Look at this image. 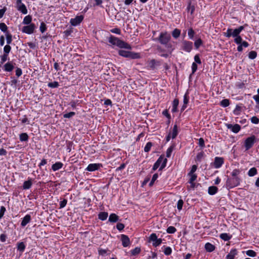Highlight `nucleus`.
Instances as JSON below:
<instances>
[{
	"label": "nucleus",
	"mask_w": 259,
	"mask_h": 259,
	"mask_svg": "<svg viewBox=\"0 0 259 259\" xmlns=\"http://www.w3.org/2000/svg\"><path fill=\"white\" fill-rule=\"evenodd\" d=\"M109 42L113 45H115L120 48H124L126 49H131V46L128 44L120 40L117 37L111 36L109 39Z\"/></svg>",
	"instance_id": "1"
},
{
	"label": "nucleus",
	"mask_w": 259,
	"mask_h": 259,
	"mask_svg": "<svg viewBox=\"0 0 259 259\" xmlns=\"http://www.w3.org/2000/svg\"><path fill=\"white\" fill-rule=\"evenodd\" d=\"M244 29V27L243 26H240L238 28L235 29H232V28H228L227 31L224 32V35L228 38L231 36L235 37L239 35V34Z\"/></svg>",
	"instance_id": "2"
},
{
	"label": "nucleus",
	"mask_w": 259,
	"mask_h": 259,
	"mask_svg": "<svg viewBox=\"0 0 259 259\" xmlns=\"http://www.w3.org/2000/svg\"><path fill=\"white\" fill-rule=\"evenodd\" d=\"M118 54L122 57L129 58L133 59H138L140 58V55L139 53L124 51L122 50H119L118 51Z\"/></svg>",
	"instance_id": "3"
},
{
	"label": "nucleus",
	"mask_w": 259,
	"mask_h": 259,
	"mask_svg": "<svg viewBox=\"0 0 259 259\" xmlns=\"http://www.w3.org/2000/svg\"><path fill=\"white\" fill-rule=\"evenodd\" d=\"M171 38V36L169 33L167 32L160 33L159 37L157 38L159 42L163 45H166L169 42Z\"/></svg>",
	"instance_id": "4"
},
{
	"label": "nucleus",
	"mask_w": 259,
	"mask_h": 259,
	"mask_svg": "<svg viewBox=\"0 0 259 259\" xmlns=\"http://www.w3.org/2000/svg\"><path fill=\"white\" fill-rule=\"evenodd\" d=\"M193 49V42L188 40H183L182 41L181 49L186 52L190 53Z\"/></svg>",
	"instance_id": "5"
},
{
	"label": "nucleus",
	"mask_w": 259,
	"mask_h": 259,
	"mask_svg": "<svg viewBox=\"0 0 259 259\" xmlns=\"http://www.w3.org/2000/svg\"><path fill=\"white\" fill-rule=\"evenodd\" d=\"M240 180L238 177H233L228 179L227 180V186L230 188H232L238 186L240 184Z\"/></svg>",
	"instance_id": "6"
},
{
	"label": "nucleus",
	"mask_w": 259,
	"mask_h": 259,
	"mask_svg": "<svg viewBox=\"0 0 259 259\" xmlns=\"http://www.w3.org/2000/svg\"><path fill=\"white\" fill-rule=\"evenodd\" d=\"M255 142V137L254 136H250L247 138L244 142V146L245 150H248L253 145Z\"/></svg>",
	"instance_id": "7"
},
{
	"label": "nucleus",
	"mask_w": 259,
	"mask_h": 259,
	"mask_svg": "<svg viewBox=\"0 0 259 259\" xmlns=\"http://www.w3.org/2000/svg\"><path fill=\"white\" fill-rule=\"evenodd\" d=\"M149 241L152 242V245L155 247L159 246L162 243V239L157 238V236L155 233H152L150 235Z\"/></svg>",
	"instance_id": "8"
},
{
	"label": "nucleus",
	"mask_w": 259,
	"mask_h": 259,
	"mask_svg": "<svg viewBox=\"0 0 259 259\" xmlns=\"http://www.w3.org/2000/svg\"><path fill=\"white\" fill-rule=\"evenodd\" d=\"M188 176L189 177V180L188 183L190 184V186L188 187L189 189H194L196 187V183L195 181L196 180L197 178V176L196 174H188Z\"/></svg>",
	"instance_id": "9"
},
{
	"label": "nucleus",
	"mask_w": 259,
	"mask_h": 259,
	"mask_svg": "<svg viewBox=\"0 0 259 259\" xmlns=\"http://www.w3.org/2000/svg\"><path fill=\"white\" fill-rule=\"evenodd\" d=\"M16 7L17 10L23 14H26L28 12L25 5L22 3V0H17Z\"/></svg>",
	"instance_id": "10"
},
{
	"label": "nucleus",
	"mask_w": 259,
	"mask_h": 259,
	"mask_svg": "<svg viewBox=\"0 0 259 259\" xmlns=\"http://www.w3.org/2000/svg\"><path fill=\"white\" fill-rule=\"evenodd\" d=\"M35 28V26L34 24H30L29 25H27L23 27L22 29V31L23 33H25L26 34H30L34 32V30Z\"/></svg>",
	"instance_id": "11"
},
{
	"label": "nucleus",
	"mask_w": 259,
	"mask_h": 259,
	"mask_svg": "<svg viewBox=\"0 0 259 259\" xmlns=\"http://www.w3.org/2000/svg\"><path fill=\"white\" fill-rule=\"evenodd\" d=\"M83 19V16L82 15L77 16L74 18L71 19L70 23L72 26H77L82 22Z\"/></svg>",
	"instance_id": "12"
},
{
	"label": "nucleus",
	"mask_w": 259,
	"mask_h": 259,
	"mask_svg": "<svg viewBox=\"0 0 259 259\" xmlns=\"http://www.w3.org/2000/svg\"><path fill=\"white\" fill-rule=\"evenodd\" d=\"M102 166V164L100 163H91L89 164L85 170L89 171H93L99 169Z\"/></svg>",
	"instance_id": "13"
},
{
	"label": "nucleus",
	"mask_w": 259,
	"mask_h": 259,
	"mask_svg": "<svg viewBox=\"0 0 259 259\" xmlns=\"http://www.w3.org/2000/svg\"><path fill=\"white\" fill-rule=\"evenodd\" d=\"M224 158L220 157H215L213 162V166L215 168H219L223 164Z\"/></svg>",
	"instance_id": "14"
},
{
	"label": "nucleus",
	"mask_w": 259,
	"mask_h": 259,
	"mask_svg": "<svg viewBox=\"0 0 259 259\" xmlns=\"http://www.w3.org/2000/svg\"><path fill=\"white\" fill-rule=\"evenodd\" d=\"M226 126L228 129L231 130L232 132L234 133H238L241 129L240 126L238 124H235L234 125L226 124Z\"/></svg>",
	"instance_id": "15"
},
{
	"label": "nucleus",
	"mask_w": 259,
	"mask_h": 259,
	"mask_svg": "<svg viewBox=\"0 0 259 259\" xmlns=\"http://www.w3.org/2000/svg\"><path fill=\"white\" fill-rule=\"evenodd\" d=\"M121 241L123 246L124 247L128 246L130 244V238L125 235L122 234L121 235Z\"/></svg>",
	"instance_id": "16"
},
{
	"label": "nucleus",
	"mask_w": 259,
	"mask_h": 259,
	"mask_svg": "<svg viewBox=\"0 0 259 259\" xmlns=\"http://www.w3.org/2000/svg\"><path fill=\"white\" fill-rule=\"evenodd\" d=\"M31 216L29 214H26L22 220L21 223V225L22 227H25L27 224H28L31 221Z\"/></svg>",
	"instance_id": "17"
},
{
	"label": "nucleus",
	"mask_w": 259,
	"mask_h": 259,
	"mask_svg": "<svg viewBox=\"0 0 259 259\" xmlns=\"http://www.w3.org/2000/svg\"><path fill=\"white\" fill-rule=\"evenodd\" d=\"M160 160V161L159 162V164L160 165L161 164V165L160 167L159 170H161L164 167H165L167 160L166 158H164L162 156H160L157 159V160Z\"/></svg>",
	"instance_id": "18"
},
{
	"label": "nucleus",
	"mask_w": 259,
	"mask_h": 259,
	"mask_svg": "<svg viewBox=\"0 0 259 259\" xmlns=\"http://www.w3.org/2000/svg\"><path fill=\"white\" fill-rule=\"evenodd\" d=\"M14 68V67L11 62H7L4 66V70L7 72L12 71Z\"/></svg>",
	"instance_id": "19"
},
{
	"label": "nucleus",
	"mask_w": 259,
	"mask_h": 259,
	"mask_svg": "<svg viewBox=\"0 0 259 259\" xmlns=\"http://www.w3.org/2000/svg\"><path fill=\"white\" fill-rule=\"evenodd\" d=\"M237 254V251L236 249H232L230 252L227 255V259H234L235 256Z\"/></svg>",
	"instance_id": "20"
},
{
	"label": "nucleus",
	"mask_w": 259,
	"mask_h": 259,
	"mask_svg": "<svg viewBox=\"0 0 259 259\" xmlns=\"http://www.w3.org/2000/svg\"><path fill=\"white\" fill-rule=\"evenodd\" d=\"M32 185V182L31 179H28L27 181L24 182L23 185V189L24 190H27L31 188Z\"/></svg>",
	"instance_id": "21"
},
{
	"label": "nucleus",
	"mask_w": 259,
	"mask_h": 259,
	"mask_svg": "<svg viewBox=\"0 0 259 259\" xmlns=\"http://www.w3.org/2000/svg\"><path fill=\"white\" fill-rule=\"evenodd\" d=\"M63 164L61 162H57L52 166V169L53 171H55L61 169Z\"/></svg>",
	"instance_id": "22"
},
{
	"label": "nucleus",
	"mask_w": 259,
	"mask_h": 259,
	"mask_svg": "<svg viewBox=\"0 0 259 259\" xmlns=\"http://www.w3.org/2000/svg\"><path fill=\"white\" fill-rule=\"evenodd\" d=\"M168 134L170 135L172 139H175L178 134V126L177 125L174 126L173 129Z\"/></svg>",
	"instance_id": "23"
},
{
	"label": "nucleus",
	"mask_w": 259,
	"mask_h": 259,
	"mask_svg": "<svg viewBox=\"0 0 259 259\" xmlns=\"http://www.w3.org/2000/svg\"><path fill=\"white\" fill-rule=\"evenodd\" d=\"M205 249L208 252H212L215 249V246L212 244L207 242L205 245Z\"/></svg>",
	"instance_id": "24"
},
{
	"label": "nucleus",
	"mask_w": 259,
	"mask_h": 259,
	"mask_svg": "<svg viewBox=\"0 0 259 259\" xmlns=\"http://www.w3.org/2000/svg\"><path fill=\"white\" fill-rule=\"evenodd\" d=\"M220 237L224 241H229L232 238L231 235L226 233L221 234Z\"/></svg>",
	"instance_id": "25"
},
{
	"label": "nucleus",
	"mask_w": 259,
	"mask_h": 259,
	"mask_svg": "<svg viewBox=\"0 0 259 259\" xmlns=\"http://www.w3.org/2000/svg\"><path fill=\"white\" fill-rule=\"evenodd\" d=\"M32 21V17L30 15H27L25 16L23 20L22 23L26 25H29L31 23Z\"/></svg>",
	"instance_id": "26"
},
{
	"label": "nucleus",
	"mask_w": 259,
	"mask_h": 259,
	"mask_svg": "<svg viewBox=\"0 0 259 259\" xmlns=\"http://www.w3.org/2000/svg\"><path fill=\"white\" fill-rule=\"evenodd\" d=\"M118 217L115 213H111L109 217V221L112 223L116 222L118 220Z\"/></svg>",
	"instance_id": "27"
},
{
	"label": "nucleus",
	"mask_w": 259,
	"mask_h": 259,
	"mask_svg": "<svg viewBox=\"0 0 259 259\" xmlns=\"http://www.w3.org/2000/svg\"><path fill=\"white\" fill-rule=\"evenodd\" d=\"M108 215L107 212H101L99 213L98 218L102 221H105L107 219Z\"/></svg>",
	"instance_id": "28"
},
{
	"label": "nucleus",
	"mask_w": 259,
	"mask_h": 259,
	"mask_svg": "<svg viewBox=\"0 0 259 259\" xmlns=\"http://www.w3.org/2000/svg\"><path fill=\"white\" fill-rule=\"evenodd\" d=\"M218 191V188L215 186H210L208 188V193L210 195H214Z\"/></svg>",
	"instance_id": "29"
},
{
	"label": "nucleus",
	"mask_w": 259,
	"mask_h": 259,
	"mask_svg": "<svg viewBox=\"0 0 259 259\" xmlns=\"http://www.w3.org/2000/svg\"><path fill=\"white\" fill-rule=\"evenodd\" d=\"M20 141L21 142H27L28 140V136L25 133H22L19 136Z\"/></svg>",
	"instance_id": "30"
},
{
	"label": "nucleus",
	"mask_w": 259,
	"mask_h": 259,
	"mask_svg": "<svg viewBox=\"0 0 259 259\" xmlns=\"http://www.w3.org/2000/svg\"><path fill=\"white\" fill-rule=\"evenodd\" d=\"M179 105V100L177 99H175L172 102V107L171 109V111L172 112H176L177 111V107Z\"/></svg>",
	"instance_id": "31"
},
{
	"label": "nucleus",
	"mask_w": 259,
	"mask_h": 259,
	"mask_svg": "<svg viewBox=\"0 0 259 259\" xmlns=\"http://www.w3.org/2000/svg\"><path fill=\"white\" fill-rule=\"evenodd\" d=\"M180 34L181 30L177 28L175 29L172 32V35L175 38L179 37L180 35Z\"/></svg>",
	"instance_id": "32"
},
{
	"label": "nucleus",
	"mask_w": 259,
	"mask_h": 259,
	"mask_svg": "<svg viewBox=\"0 0 259 259\" xmlns=\"http://www.w3.org/2000/svg\"><path fill=\"white\" fill-rule=\"evenodd\" d=\"M25 248V245L22 242H19L17 244V249L18 250L23 252Z\"/></svg>",
	"instance_id": "33"
},
{
	"label": "nucleus",
	"mask_w": 259,
	"mask_h": 259,
	"mask_svg": "<svg viewBox=\"0 0 259 259\" xmlns=\"http://www.w3.org/2000/svg\"><path fill=\"white\" fill-rule=\"evenodd\" d=\"M257 173V170L255 167L251 168L248 171V175L249 177H253L255 176Z\"/></svg>",
	"instance_id": "34"
},
{
	"label": "nucleus",
	"mask_w": 259,
	"mask_h": 259,
	"mask_svg": "<svg viewBox=\"0 0 259 259\" xmlns=\"http://www.w3.org/2000/svg\"><path fill=\"white\" fill-rule=\"evenodd\" d=\"M202 40L201 38H198L196 39L194 42V46L196 49H198L202 45Z\"/></svg>",
	"instance_id": "35"
},
{
	"label": "nucleus",
	"mask_w": 259,
	"mask_h": 259,
	"mask_svg": "<svg viewBox=\"0 0 259 259\" xmlns=\"http://www.w3.org/2000/svg\"><path fill=\"white\" fill-rule=\"evenodd\" d=\"M195 34V32L192 28H190L188 30V35L189 39H193Z\"/></svg>",
	"instance_id": "36"
},
{
	"label": "nucleus",
	"mask_w": 259,
	"mask_h": 259,
	"mask_svg": "<svg viewBox=\"0 0 259 259\" xmlns=\"http://www.w3.org/2000/svg\"><path fill=\"white\" fill-rule=\"evenodd\" d=\"M174 146H171L167 149L166 152V155L167 157H169L171 156V153L174 150Z\"/></svg>",
	"instance_id": "37"
},
{
	"label": "nucleus",
	"mask_w": 259,
	"mask_h": 259,
	"mask_svg": "<svg viewBox=\"0 0 259 259\" xmlns=\"http://www.w3.org/2000/svg\"><path fill=\"white\" fill-rule=\"evenodd\" d=\"M141 251V249L139 247H136L134 249L131 250V253L133 255H136L138 254Z\"/></svg>",
	"instance_id": "38"
},
{
	"label": "nucleus",
	"mask_w": 259,
	"mask_h": 259,
	"mask_svg": "<svg viewBox=\"0 0 259 259\" xmlns=\"http://www.w3.org/2000/svg\"><path fill=\"white\" fill-rule=\"evenodd\" d=\"M230 104L229 100L228 99H223L220 103V105L224 107L228 106Z\"/></svg>",
	"instance_id": "39"
},
{
	"label": "nucleus",
	"mask_w": 259,
	"mask_h": 259,
	"mask_svg": "<svg viewBox=\"0 0 259 259\" xmlns=\"http://www.w3.org/2000/svg\"><path fill=\"white\" fill-rule=\"evenodd\" d=\"M7 43L8 45L10 44L12 41V36L11 34L7 32L6 34Z\"/></svg>",
	"instance_id": "40"
},
{
	"label": "nucleus",
	"mask_w": 259,
	"mask_h": 259,
	"mask_svg": "<svg viewBox=\"0 0 259 259\" xmlns=\"http://www.w3.org/2000/svg\"><path fill=\"white\" fill-rule=\"evenodd\" d=\"M48 87L51 88H56L59 85V83L57 81H53L49 82L48 84Z\"/></svg>",
	"instance_id": "41"
},
{
	"label": "nucleus",
	"mask_w": 259,
	"mask_h": 259,
	"mask_svg": "<svg viewBox=\"0 0 259 259\" xmlns=\"http://www.w3.org/2000/svg\"><path fill=\"white\" fill-rule=\"evenodd\" d=\"M0 30L4 32H8V27L4 23H0Z\"/></svg>",
	"instance_id": "42"
},
{
	"label": "nucleus",
	"mask_w": 259,
	"mask_h": 259,
	"mask_svg": "<svg viewBox=\"0 0 259 259\" xmlns=\"http://www.w3.org/2000/svg\"><path fill=\"white\" fill-rule=\"evenodd\" d=\"M187 11L190 12L191 14H192L195 10V7L190 3L187 7Z\"/></svg>",
	"instance_id": "43"
},
{
	"label": "nucleus",
	"mask_w": 259,
	"mask_h": 259,
	"mask_svg": "<svg viewBox=\"0 0 259 259\" xmlns=\"http://www.w3.org/2000/svg\"><path fill=\"white\" fill-rule=\"evenodd\" d=\"M256 56H257L256 52L254 51H252L250 52L248 54V57L250 59H255L256 57Z\"/></svg>",
	"instance_id": "44"
},
{
	"label": "nucleus",
	"mask_w": 259,
	"mask_h": 259,
	"mask_svg": "<svg viewBox=\"0 0 259 259\" xmlns=\"http://www.w3.org/2000/svg\"><path fill=\"white\" fill-rule=\"evenodd\" d=\"M176 229L173 226H169L166 230L167 233L169 234H173L176 232Z\"/></svg>",
	"instance_id": "45"
},
{
	"label": "nucleus",
	"mask_w": 259,
	"mask_h": 259,
	"mask_svg": "<svg viewBox=\"0 0 259 259\" xmlns=\"http://www.w3.org/2000/svg\"><path fill=\"white\" fill-rule=\"evenodd\" d=\"M246 254L250 257H254L256 256V252L252 250H248L246 251Z\"/></svg>",
	"instance_id": "46"
},
{
	"label": "nucleus",
	"mask_w": 259,
	"mask_h": 259,
	"mask_svg": "<svg viewBox=\"0 0 259 259\" xmlns=\"http://www.w3.org/2000/svg\"><path fill=\"white\" fill-rule=\"evenodd\" d=\"M152 146V143L151 142H148L146 146L144 147V151L145 152H148Z\"/></svg>",
	"instance_id": "47"
},
{
	"label": "nucleus",
	"mask_w": 259,
	"mask_h": 259,
	"mask_svg": "<svg viewBox=\"0 0 259 259\" xmlns=\"http://www.w3.org/2000/svg\"><path fill=\"white\" fill-rule=\"evenodd\" d=\"M1 63L3 64L6 61L8 60V55L6 54H4V55L1 56Z\"/></svg>",
	"instance_id": "48"
},
{
	"label": "nucleus",
	"mask_w": 259,
	"mask_h": 259,
	"mask_svg": "<svg viewBox=\"0 0 259 259\" xmlns=\"http://www.w3.org/2000/svg\"><path fill=\"white\" fill-rule=\"evenodd\" d=\"M171 249L170 247H164L163 252L166 255H169L171 253Z\"/></svg>",
	"instance_id": "49"
},
{
	"label": "nucleus",
	"mask_w": 259,
	"mask_h": 259,
	"mask_svg": "<svg viewBox=\"0 0 259 259\" xmlns=\"http://www.w3.org/2000/svg\"><path fill=\"white\" fill-rule=\"evenodd\" d=\"M204 153L203 152L198 153L196 156V160L198 161H200L203 158Z\"/></svg>",
	"instance_id": "50"
},
{
	"label": "nucleus",
	"mask_w": 259,
	"mask_h": 259,
	"mask_svg": "<svg viewBox=\"0 0 259 259\" xmlns=\"http://www.w3.org/2000/svg\"><path fill=\"white\" fill-rule=\"evenodd\" d=\"M184 202L182 199H180L177 202V208L179 210H181L182 209Z\"/></svg>",
	"instance_id": "51"
},
{
	"label": "nucleus",
	"mask_w": 259,
	"mask_h": 259,
	"mask_svg": "<svg viewBox=\"0 0 259 259\" xmlns=\"http://www.w3.org/2000/svg\"><path fill=\"white\" fill-rule=\"evenodd\" d=\"M242 41V38L240 35H238L237 37H234V42L236 44H237V45L241 44Z\"/></svg>",
	"instance_id": "52"
},
{
	"label": "nucleus",
	"mask_w": 259,
	"mask_h": 259,
	"mask_svg": "<svg viewBox=\"0 0 259 259\" xmlns=\"http://www.w3.org/2000/svg\"><path fill=\"white\" fill-rule=\"evenodd\" d=\"M11 47L7 45H6L4 48V54H9V53H10V52L11 51Z\"/></svg>",
	"instance_id": "53"
},
{
	"label": "nucleus",
	"mask_w": 259,
	"mask_h": 259,
	"mask_svg": "<svg viewBox=\"0 0 259 259\" xmlns=\"http://www.w3.org/2000/svg\"><path fill=\"white\" fill-rule=\"evenodd\" d=\"M189 98L187 93H186L184 96L183 103L184 105H187L189 102Z\"/></svg>",
	"instance_id": "54"
},
{
	"label": "nucleus",
	"mask_w": 259,
	"mask_h": 259,
	"mask_svg": "<svg viewBox=\"0 0 259 259\" xmlns=\"http://www.w3.org/2000/svg\"><path fill=\"white\" fill-rule=\"evenodd\" d=\"M74 115H75V112H69V113L64 114L63 117L64 118H69L72 117Z\"/></svg>",
	"instance_id": "55"
},
{
	"label": "nucleus",
	"mask_w": 259,
	"mask_h": 259,
	"mask_svg": "<svg viewBox=\"0 0 259 259\" xmlns=\"http://www.w3.org/2000/svg\"><path fill=\"white\" fill-rule=\"evenodd\" d=\"M252 123L257 124L259 122V119L256 116H253L250 119Z\"/></svg>",
	"instance_id": "56"
},
{
	"label": "nucleus",
	"mask_w": 259,
	"mask_h": 259,
	"mask_svg": "<svg viewBox=\"0 0 259 259\" xmlns=\"http://www.w3.org/2000/svg\"><path fill=\"white\" fill-rule=\"evenodd\" d=\"M197 70V65L195 62H193L192 64V72L194 74Z\"/></svg>",
	"instance_id": "57"
},
{
	"label": "nucleus",
	"mask_w": 259,
	"mask_h": 259,
	"mask_svg": "<svg viewBox=\"0 0 259 259\" xmlns=\"http://www.w3.org/2000/svg\"><path fill=\"white\" fill-rule=\"evenodd\" d=\"M5 211H6V208L3 206H1V209H0V219H1L2 218Z\"/></svg>",
	"instance_id": "58"
},
{
	"label": "nucleus",
	"mask_w": 259,
	"mask_h": 259,
	"mask_svg": "<svg viewBox=\"0 0 259 259\" xmlns=\"http://www.w3.org/2000/svg\"><path fill=\"white\" fill-rule=\"evenodd\" d=\"M194 59L195 62L196 63H198L199 64H201V60L200 59L199 55H196L194 56Z\"/></svg>",
	"instance_id": "59"
},
{
	"label": "nucleus",
	"mask_w": 259,
	"mask_h": 259,
	"mask_svg": "<svg viewBox=\"0 0 259 259\" xmlns=\"http://www.w3.org/2000/svg\"><path fill=\"white\" fill-rule=\"evenodd\" d=\"M39 29L42 33H44L46 30V25L44 23L42 22L40 24Z\"/></svg>",
	"instance_id": "60"
},
{
	"label": "nucleus",
	"mask_w": 259,
	"mask_h": 259,
	"mask_svg": "<svg viewBox=\"0 0 259 259\" xmlns=\"http://www.w3.org/2000/svg\"><path fill=\"white\" fill-rule=\"evenodd\" d=\"M240 171L238 169H234L232 172V176L233 177H238L237 176L239 174Z\"/></svg>",
	"instance_id": "61"
},
{
	"label": "nucleus",
	"mask_w": 259,
	"mask_h": 259,
	"mask_svg": "<svg viewBox=\"0 0 259 259\" xmlns=\"http://www.w3.org/2000/svg\"><path fill=\"white\" fill-rule=\"evenodd\" d=\"M197 166L196 165H193L190 171L188 174H195V172L197 170Z\"/></svg>",
	"instance_id": "62"
},
{
	"label": "nucleus",
	"mask_w": 259,
	"mask_h": 259,
	"mask_svg": "<svg viewBox=\"0 0 259 259\" xmlns=\"http://www.w3.org/2000/svg\"><path fill=\"white\" fill-rule=\"evenodd\" d=\"M124 225L122 223H118L116 225V228L119 231L122 230L124 229Z\"/></svg>",
	"instance_id": "63"
},
{
	"label": "nucleus",
	"mask_w": 259,
	"mask_h": 259,
	"mask_svg": "<svg viewBox=\"0 0 259 259\" xmlns=\"http://www.w3.org/2000/svg\"><path fill=\"white\" fill-rule=\"evenodd\" d=\"M253 99L257 104H259V89L257 90V95H254L253 96Z\"/></svg>",
	"instance_id": "64"
}]
</instances>
